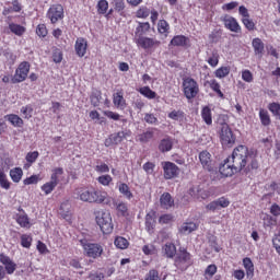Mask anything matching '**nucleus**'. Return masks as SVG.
Instances as JSON below:
<instances>
[{
    "label": "nucleus",
    "mask_w": 280,
    "mask_h": 280,
    "mask_svg": "<svg viewBox=\"0 0 280 280\" xmlns=\"http://www.w3.org/2000/svg\"><path fill=\"white\" fill-rule=\"evenodd\" d=\"M150 9H148V7H142L137 11V16L138 19H148V16H150Z\"/></svg>",
    "instance_id": "09e8293b"
},
{
    "label": "nucleus",
    "mask_w": 280,
    "mask_h": 280,
    "mask_svg": "<svg viewBox=\"0 0 280 280\" xmlns=\"http://www.w3.org/2000/svg\"><path fill=\"white\" fill-rule=\"evenodd\" d=\"M259 117L262 126H270V115L268 114V110L260 109Z\"/></svg>",
    "instance_id": "c9c22d12"
},
{
    "label": "nucleus",
    "mask_w": 280,
    "mask_h": 280,
    "mask_svg": "<svg viewBox=\"0 0 280 280\" xmlns=\"http://www.w3.org/2000/svg\"><path fill=\"white\" fill-rule=\"evenodd\" d=\"M36 34L42 38H45V36H47V26H45V24H39L36 28Z\"/></svg>",
    "instance_id": "052dcab7"
},
{
    "label": "nucleus",
    "mask_w": 280,
    "mask_h": 280,
    "mask_svg": "<svg viewBox=\"0 0 280 280\" xmlns=\"http://www.w3.org/2000/svg\"><path fill=\"white\" fill-rule=\"evenodd\" d=\"M114 244L117 248H120V250L128 248V240H126L125 237H121V236H117L115 238Z\"/></svg>",
    "instance_id": "f704fd0d"
},
{
    "label": "nucleus",
    "mask_w": 280,
    "mask_h": 280,
    "mask_svg": "<svg viewBox=\"0 0 280 280\" xmlns=\"http://www.w3.org/2000/svg\"><path fill=\"white\" fill-rule=\"evenodd\" d=\"M156 226V212L154 210H151L145 215V229L150 235L154 233V228Z\"/></svg>",
    "instance_id": "2eb2a0df"
},
{
    "label": "nucleus",
    "mask_w": 280,
    "mask_h": 280,
    "mask_svg": "<svg viewBox=\"0 0 280 280\" xmlns=\"http://www.w3.org/2000/svg\"><path fill=\"white\" fill-rule=\"evenodd\" d=\"M243 266L246 269L247 277H253L255 272V265H253V260H250V258H244Z\"/></svg>",
    "instance_id": "bb28decb"
},
{
    "label": "nucleus",
    "mask_w": 280,
    "mask_h": 280,
    "mask_svg": "<svg viewBox=\"0 0 280 280\" xmlns=\"http://www.w3.org/2000/svg\"><path fill=\"white\" fill-rule=\"evenodd\" d=\"M248 147L246 145H238L233 150L232 155L229 158V161L232 162L234 165L235 172H241L248 165V160L250 156L248 155Z\"/></svg>",
    "instance_id": "f257e3e1"
},
{
    "label": "nucleus",
    "mask_w": 280,
    "mask_h": 280,
    "mask_svg": "<svg viewBox=\"0 0 280 280\" xmlns=\"http://www.w3.org/2000/svg\"><path fill=\"white\" fill-rule=\"evenodd\" d=\"M198 229V225L194 222L183 223L179 228V233H183L184 235H189V233H194Z\"/></svg>",
    "instance_id": "4be33fe9"
},
{
    "label": "nucleus",
    "mask_w": 280,
    "mask_h": 280,
    "mask_svg": "<svg viewBox=\"0 0 280 280\" xmlns=\"http://www.w3.org/2000/svg\"><path fill=\"white\" fill-rule=\"evenodd\" d=\"M21 113L24 115L25 119H30L32 117V113H34V108L31 105H26L21 108Z\"/></svg>",
    "instance_id": "5fc2aeb1"
},
{
    "label": "nucleus",
    "mask_w": 280,
    "mask_h": 280,
    "mask_svg": "<svg viewBox=\"0 0 280 280\" xmlns=\"http://www.w3.org/2000/svg\"><path fill=\"white\" fill-rule=\"evenodd\" d=\"M242 21L246 30H248L249 32H253V30H255V22H253V20H249V18H243Z\"/></svg>",
    "instance_id": "bf43d9fd"
},
{
    "label": "nucleus",
    "mask_w": 280,
    "mask_h": 280,
    "mask_svg": "<svg viewBox=\"0 0 280 280\" xmlns=\"http://www.w3.org/2000/svg\"><path fill=\"white\" fill-rule=\"evenodd\" d=\"M97 180L101 185L108 186L113 182V177H110V175H102Z\"/></svg>",
    "instance_id": "4d7b16f0"
},
{
    "label": "nucleus",
    "mask_w": 280,
    "mask_h": 280,
    "mask_svg": "<svg viewBox=\"0 0 280 280\" xmlns=\"http://www.w3.org/2000/svg\"><path fill=\"white\" fill-rule=\"evenodd\" d=\"M199 161L205 170L211 172L213 170V160H211V153L209 151H202L199 153Z\"/></svg>",
    "instance_id": "ddd939ff"
},
{
    "label": "nucleus",
    "mask_w": 280,
    "mask_h": 280,
    "mask_svg": "<svg viewBox=\"0 0 280 280\" xmlns=\"http://www.w3.org/2000/svg\"><path fill=\"white\" fill-rule=\"evenodd\" d=\"M242 79L244 82H252L253 81V73L250 70H245L242 72Z\"/></svg>",
    "instance_id": "774afa93"
},
{
    "label": "nucleus",
    "mask_w": 280,
    "mask_h": 280,
    "mask_svg": "<svg viewBox=\"0 0 280 280\" xmlns=\"http://www.w3.org/2000/svg\"><path fill=\"white\" fill-rule=\"evenodd\" d=\"M114 104L118 107L126 106V100H124V94H121V92L114 94Z\"/></svg>",
    "instance_id": "e433bc0d"
},
{
    "label": "nucleus",
    "mask_w": 280,
    "mask_h": 280,
    "mask_svg": "<svg viewBox=\"0 0 280 280\" xmlns=\"http://www.w3.org/2000/svg\"><path fill=\"white\" fill-rule=\"evenodd\" d=\"M170 119H173L174 121H178L180 119H184L185 112L183 110H173L168 114Z\"/></svg>",
    "instance_id": "79ce46f5"
},
{
    "label": "nucleus",
    "mask_w": 280,
    "mask_h": 280,
    "mask_svg": "<svg viewBox=\"0 0 280 280\" xmlns=\"http://www.w3.org/2000/svg\"><path fill=\"white\" fill-rule=\"evenodd\" d=\"M220 174L222 176L229 177L233 176V174H237L240 171H235L234 164L232 161L229 160V158L224 161V163L219 167Z\"/></svg>",
    "instance_id": "f8f14e48"
},
{
    "label": "nucleus",
    "mask_w": 280,
    "mask_h": 280,
    "mask_svg": "<svg viewBox=\"0 0 280 280\" xmlns=\"http://www.w3.org/2000/svg\"><path fill=\"white\" fill-rule=\"evenodd\" d=\"M144 280H161V276H159L156 269H151Z\"/></svg>",
    "instance_id": "680f3d73"
},
{
    "label": "nucleus",
    "mask_w": 280,
    "mask_h": 280,
    "mask_svg": "<svg viewBox=\"0 0 280 280\" xmlns=\"http://www.w3.org/2000/svg\"><path fill=\"white\" fill-rule=\"evenodd\" d=\"M56 187H58L57 184L52 182H48L42 186V190L45 191L46 196H48V194H51V191H54Z\"/></svg>",
    "instance_id": "a18cd8bd"
},
{
    "label": "nucleus",
    "mask_w": 280,
    "mask_h": 280,
    "mask_svg": "<svg viewBox=\"0 0 280 280\" xmlns=\"http://www.w3.org/2000/svg\"><path fill=\"white\" fill-rule=\"evenodd\" d=\"M158 30L160 34H165L170 30V24H167V21L165 20H160L158 24Z\"/></svg>",
    "instance_id": "864d4df0"
},
{
    "label": "nucleus",
    "mask_w": 280,
    "mask_h": 280,
    "mask_svg": "<svg viewBox=\"0 0 280 280\" xmlns=\"http://www.w3.org/2000/svg\"><path fill=\"white\" fill-rule=\"evenodd\" d=\"M86 47L88 44L84 38H78L75 42V51L79 55L80 58H83V56L86 54Z\"/></svg>",
    "instance_id": "aec40b11"
},
{
    "label": "nucleus",
    "mask_w": 280,
    "mask_h": 280,
    "mask_svg": "<svg viewBox=\"0 0 280 280\" xmlns=\"http://www.w3.org/2000/svg\"><path fill=\"white\" fill-rule=\"evenodd\" d=\"M143 119L145 124H150L151 126H156V124H159V118H156L154 114L145 113Z\"/></svg>",
    "instance_id": "a19ab883"
},
{
    "label": "nucleus",
    "mask_w": 280,
    "mask_h": 280,
    "mask_svg": "<svg viewBox=\"0 0 280 280\" xmlns=\"http://www.w3.org/2000/svg\"><path fill=\"white\" fill-rule=\"evenodd\" d=\"M248 156L250 158L248 159L247 168L259 170V162L257 161V155L255 154V152L249 151Z\"/></svg>",
    "instance_id": "393cba45"
},
{
    "label": "nucleus",
    "mask_w": 280,
    "mask_h": 280,
    "mask_svg": "<svg viewBox=\"0 0 280 280\" xmlns=\"http://www.w3.org/2000/svg\"><path fill=\"white\" fill-rule=\"evenodd\" d=\"M114 8L116 12H122V10L126 8V4L124 3V0H114Z\"/></svg>",
    "instance_id": "0e129e2a"
},
{
    "label": "nucleus",
    "mask_w": 280,
    "mask_h": 280,
    "mask_svg": "<svg viewBox=\"0 0 280 280\" xmlns=\"http://www.w3.org/2000/svg\"><path fill=\"white\" fill-rule=\"evenodd\" d=\"M80 243L83 247L85 257H90V259H100V257L104 255V247L100 245V243H91L86 240H81Z\"/></svg>",
    "instance_id": "f03ea898"
},
{
    "label": "nucleus",
    "mask_w": 280,
    "mask_h": 280,
    "mask_svg": "<svg viewBox=\"0 0 280 280\" xmlns=\"http://www.w3.org/2000/svg\"><path fill=\"white\" fill-rule=\"evenodd\" d=\"M142 167L148 174H154V167H156V165L152 162H147Z\"/></svg>",
    "instance_id": "69168bd1"
},
{
    "label": "nucleus",
    "mask_w": 280,
    "mask_h": 280,
    "mask_svg": "<svg viewBox=\"0 0 280 280\" xmlns=\"http://www.w3.org/2000/svg\"><path fill=\"white\" fill-rule=\"evenodd\" d=\"M0 262L5 267L8 275H14V270H16V264H14L10 257L0 254Z\"/></svg>",
    "instance_id": "f3484780"
},
{
    "label": "nucleus",
    "mask_w": 280,
    "mask_h": 280,
    "mask_svg": "<svg viewBox=\"0 0 280 280\" xmlns=\"http://www.w3.org/2000/svg\"><path fill=\"white\" fill-rule=\"evenodd\" d=\"M130 137V131H118L112 133L107 139H105V147L110 148L112 145H119L124 139Z\"/></svg>",
    "instance_id": "9d476101"
},
{
    "label": "nucleus",
    "mask_w": 280,
    "mask_h": 280,
    "mask_svg": "<svg viewBox=\"0 0 280 280\" xmlns=\"http://www.w3.org/2000/svg\"><path fill=\"white\" fill-rule=\"evenodd\" d=\"M137 43L142 49H152V47H159L161 42L150 37H139Z\"/></svg>",
    "instance_id": "4468645a"
},
{
    "label": "nucleus",
    "mask_w": 280,
    "mask_h": 280,
    "mask_svg": "<svg viewBox=\"0 0 280 280\" xmlns=\"http://www.w3.org/2000/svg\"><path fill=\"white\" fill-rule=\"evenodd\" d=\"M0 186L2 189H10V182L8 180V177L5 176V173L0 170Z\"/></svg>",
    "instance_id": "49530a36"
},
{
    "label": "nucleus",
    "mask_w": 280,
    "mask_h": 280,
    "mask_svg": "<svg viewBox=\"0 0 280 280\" xmlns=\"http://www.w3.org/2000/svg\"><path fill=\"white\" fill-rule=\"evenodd\" d=\"M220 139L222 145H233V143H235V136H233V131L231 130V127H229V124L226 122L221 124Z\"/></svg>",
    "instance_id": "0eeeda50"
},
{
    "label": "nucleus",
    "mask_w": 280,
    "mask_h": 280,
    "mask_svg": "<svg viewBox=\"0 0 280 280\" xmlns=\"http://www.w3.org/2000/svg\"><path fill=\"white\" fill-rule=\"evenodd\" d=\"M118 189L122 194V196H125V198H127L128 200H130L132 198V192L130 191V187L127 186V184L121 183L118 186Z\"/></svg>",
    "instance_id": "72a5a7b5"
},
{
    "label": "nucleus",
    "mask_w": 280,
    "mask_h": 280,
    "mask_svg": "<svg viewBox=\"0 0 280 280\" xmlns=\"http://www.w3.org/2000/svg\"><path fill=\"white\" fill-rule=\"evenodd\" d=\"M215 272H218V267L215 265L208 266L205 271L206 279H211Z\"/></svg>",
    "instance_id": "3c124183"
},
{
    "label": "nucleus",
    "mask_w": 280,
    "mask_h": 280,
    "mask_svg": "<svg viewBox=\"0 0 280 280\" xmlns=\"http://www.w3.org/2000/svg\"><path fill=\"white\" fill-rule=\"evenodd\" d=\"M28 73H30V62L27 61L21 62L16 68L15 73L12 78V83L19 84L21 82H25V80H27Z\"/></svg>",
    "instance_id": "423d86ee"
},
{
    "label": "nucleus",
    "mask_w": 280,
    "mask_h": 280,
    "mask_svg": "<svg viewBox=\"0 0 280 280\" xmlns=\"http://www.w3.org/2000/svg\"><path fill=\"white\" fill-rule=\"evenodd\" d=\"M231 73V69L229 67H221L215 71L217 78H226Z\"/></svg>",
    "instance_id": "de8ad7c7"
},
{
    "label": "nucleus",
    "mask_w": 280,
    "mask_h": 280,
    "mask_svg": "<svg viewBox=\"0 0 280 280\" xmlns=\"http://www.w3.org/2000/svg\"><path fill=\"white\" fill-rule=\"evenodd\" d=\"M96 224L100 226L102 233L108 235V233H113V218L110 217V212L102 211L96 215Z\"/></svg>",
    "instance_id": "20e7f679"
},
{
    "label": "nucleus",
    "mask_w": 280,
    "mask_h": 280,
    "mask_svg": "<svg viewBox=\"0 0 280 280\" xmlns=\"http://www.w3.org/2000/svg\"><path fill=\"white\" fill-rule=\"evenodd\" d=\"M210 88L212 91H214V93H217V95H219V97L224 98V93H222V90H220V83H218V81H210Z\"/></svg>",
    "instance_id": "37998d69"
},
{
    "label": "nucleus",
    "mask_w": 280,
    "mask_h": 280,
    "mask_svg": "<svg viewBox=\"0 0 280 280\" xmlns=\"http://www.w3.org/2000/svg\"><path fill=\"white\" fill-rule=\"evenodd\" d=\"M184 94L187 100H194L198 93H200V89L198 88V82L192 78H185L183 81Z\"/></svg>",
    "instance_id": "39448f33"
},
{
    "label": "nucleus",
    "mask_w": 280,
    "mask_h": 280,
    "mask_svg": "<svg viewBox=\"0 0 280 280\" xmlns=\"http://www.w3.org/2000/svg\"><path fill=\"white\" fill-rule=\"evenodd\" d=\"M65 174V170L62 167H57L52 170V174L50 176V183H54L55 185H58V177L62 176Z\"/></svg>",
    "instance_id": "473e14b6"
},
{
    "label": "nucleus",
    "mask_w": 280,
    "mask_h": 280,
    "mask_svg": "<svg viewBox=\"0 0 280 280\" xmlns=\"http://www.w3.org/2000/svg\"><path fill=\"white\" fill-rule=\"evenodd\" d=\"M36 159H38V152L37 151L30 152V153L26 154L27 163H35Z\"/></svg>",
    "instance_id": "338daca9"
},
{
    "label": "nucleus",
    "mask_w": 280,
    "mask_h": 280,
    "mask_svg": "<svg viewBox=\"0 0 280 280\" xmlns=\"http://www.w3.org/2000/svg\"><path fill=\"white\" fill-rule=\"evenodd\" d=\"M223 23L226 30H230V32H235L236 34L242 32V27H240L237 20H235L233 16H225Z\"/></svg>",
    "instance_id": "dca6fc26"
},
{
    "label": "nucleus",
    "mask_w": 280,
    "mask_h": 280,
    "mask_svg": "<svg viewBox=\"0 0 280 280\" xmlns=\"http://www.w3.org/2000/svg\"><path fill=\"white\" fill-rule=\"evenodd\" d=\"M152 137H154V131H145L139 136V141H141V143H148Z\"/></svg>",
    "instance_id": "8fccbe9b"
},
{
    "label": "nucleus",
    "mask_w": 280,
    "mask_h": 280,
    "mask_svg": "<svg viewBox=\"0 0 280 280\" xmlns=\"http://www.w3.org/2000/svg\"><path fill=\"white\" fill-rule=\"evenodd\" d=\"M175 266L182 270L191 266V254L187 249H180L175 258Z\"/></svg>",
    "instance_id": "1a4fd4ad"
},
{
    "label": "nucleus",
    "mask_w": 280,
    "mask_h": 280,
    "mask_svg": "<svg viewBox=\"0 0 280 280\" xmlns=\"http://www.w3.org/2000/svg\"><path fill=\"white\" fill-rule=\"evenodd\" d=\"M21 245L23 246V248H30V246H32V236L23 234L21 236Z\"/></svg>",
    "instance_id": "603ef678"
},
{
    "label": "nucleus",
    "mask_w": 280,
    "mask_h": 280,
    "mask_svg": "<svg viewBox=\"0 0 280 280\" xmlns=\"http://www.w3.org/2000/svg\"><path fill=\"white\" fill-rule=\"evenodd\" d=\"M10 176L13 183H21V178H23V170L21 167H15L10 171Z\"/></svg>",
    "instance_id": "a878e982"
},
{
    "label": "nucleus",
    "mask_w": 280,
    "mask_h": 280,
    "mask_svg": "<svg viewBox=\"0 0 280 280\" xmlns=\"http://www.w3.org/2000/svg\"><path fill=\"white\" fill-rule=\"evenodd\" d=\"M201 117L208 126H211V124H213V119L211 118V108H209L208 106L202 108Z\"/></svg>",
    "instance_id": "2f4dec72"
},
{
    "label": "nucleus",
    "mask_w": 280,
    "mask_h": 280,
    "mask_svg": "<svg viewBox=\"0 0 280 280\" xmlns=\"http://www.w3.org/2000/svg\"><path fill=\"white\" fill-rule=\"evenodd\" d=\"M59 213L67 222L71 221V202H69V200L61 203Z\"/></svg>",
    "instance_id": "a211bd4d"
},
{
    "label": "nucleus",
    "mask_w": 280,
    "mask_h": 280,
    "mask_svg": "<svg viewBox=\"0 0 280 280\" xmlns=\"http://www.w3.org/2000/svg\"><path fill=\"white\" fill-rule=\"evenodd\" d=\"M9 30L12 34H15V36H23V34H25V27L19 24H9Z\"/></svg>",
    "instance_id": "c85d7f7f"
},
{
    "label": "nucleus",
    "mask_w": 280,
    "mask_h": 280,
    "mask_svg": "<svg viewBox=\"0 0 280 280\" xmlns=\"http://www.w3.org/2000/svg\"><path fill=\"white\" fill-rule=\"evenodd\" d=\"M162 250H163L164 255H166V257H170V258H172V257H174V255H176V246L172 243L165 244L163 246Z\"/></svg>",
    "instance_id": "7c9ffc66"
},
{
    "label": "nucleus",
    "mask_w": 280,
    "mask_h": 280,
    "mask_svg": "<svg viewBox=\"0 0 280 280\" xmlns=\"http://www.w3.org/2000/svg\"><path fill=\"white\" fill-rule=\"evenodd\" d=\"M187 37L184 35H177L171 40V45H174V47H185L187 45Z\"/></svg>",
    "instance_id": "cd10ccee"
},
{
    "label": "nucleus",
    "mask_w": 280,
    "mask_h": 280,
    "mask_svg": "<svg viewBox=\"0 0 280 280\" xmlns=\"http://www.w3.org/2000/svg\"><path fill=\"white\" fill-rule=\"evenodd\" d=\"M108 11V1L106 0H101L97 3V12L98 14H106Z\"/></svg>",
    "instance_id": "c03bdc74"
},
{
    "label": "nucleus",
    "mask_w": 280,
    "mask_h": 280,
    "mask_svg": "<svg viewBox=\"0 0 280 280\" xmlns=\"http://www.w3.org/2000/svg\"><path fill=\"white\" fill-rule=\"evenodd\" d=\"M140 93L149 100H154V97H156V92L152 91L149 86L141 88Z\"/></svg>",
    "instance_id": "58836bf2"
},
{
    "label": "nucleus",
    "mask_w": 280,
    "mask_h": 280,
    "mask_svg": "<svg viewBox=\"0 0 280 280\" xmlns=\"http://www.w3.org/2000/svg\"><path fill=\"white\" fill-rule=\"evenodd\" d=\"M79 198L82 202H97L102 203L106 200V192L100 190H88L83 189L79 191Z\"/></svg>",
    "instance_id": "7ed1b4c3"
},
{
    "label": "nucleus",
    "mask_w": 280,
    "mask_h": 280,
    "mask_svg": "<svg viewBox=\"0 0 280 280\" xmlns=\"http://www.w3.org/2000/svg\"><path fill=\"white\" fill-rule=\"evenodd\" d=\"M162 167L164 170L165 180H172V178H176V176L180 174V170L176 166L175 163L162 162Z\"/></svg>",
    "instance_id": "9b49d317"
},
{
    "label": "nucleus",
    "mask_w": 280,
    "mask_h": 280,
    "mask_svg": "<svg viewBox=\"0 0 280 280\" xmlns=\"http://www.w3.org/2000/svg\"><path fill=\"white\" fill-rule=\"evenodd\" d=\"M5 119H8L12 126H15V128L23 126V118L19 117V115L9 114L5 116Z\"/></svg>",
    "instance_id": "b1692460"
},
{
    "label": "nucleus",
    "mask_w": 280,
    "mask_h": 280,
    "mask_svg": "<svg viewBox=\"0 0 280 280\" xmlns=\"http://www.w3.org/2000/svg\"><path fill=\"white\" fill-rule=\"evenodd\" d=\"M16 222L18 224H20V226H23V228L30 225V219L27 218L26 214L18 217Z\"/></svg>",
    "instance_id": "13d9d810"
},
{
    "label": "nucleus",
    "mask_w": 280,
    "mask_h": 280,
    "mask_svg": "<svg viewBox=\"0 0 280 280\" xmlns=\"http://www.w3.org/2000/svg\"><path fill=\"white\" fill-rule=\"evenodd\" d=\"M91 104L94 106H100L102 102V92L100 90H94L90 96Z\"/></svg>",
    "instance_id": "c756f323"
},
{
    "label": "nucleus",
    "mask_w": 280,
    "mask_h": 280,
    "mask_svg": "<svg viewBox=\"0 0 280 280\" xmlns=\"http://www.w3.org/2000/svg\"><path fill=\"white\" fill-rule=\"evenodd\" d=\"M150 30V23L144 22V23H139V26L136 28V35L138 36H143L145 32Z\"/></svg>",
    "instance_id": "4c0bfd02"
},
{
    "label": "nucleus",
    "mask_w": 280,
    "mask_h": 280,
    "mask_svg": "<svg viewBox=\"0 0 280 280\" xmlns=\"http://www.w3.org/2000/svg\"><path fill=\"white\" fill-rule=\"evenodd\" d=\"M269 110L276 117V119L280 120V104L279 103H271L269 104Z\"/></svg>",
    "instance_id": "ea45409f"
},
{
    "label": "nucleus",
    "mask_w": 280,
    "mask_h": 280,
    "mask_svg": "<svg viewBox=\"0 0 280 280\" xmlns=\"http://www.w3.org/2000/svg\"><path fill=\"white\" fill-rule=\"evenodd\" d=\"M160 205L162 209H171V207H174L172 195H170V192H164L160 198Z\"/></svg>",
    "instance_id": "6ab92c4d"
},
{
    "label": "nucleus",
    "mask_w": 280,
    "mask_h": 280,
    "mask_svg": "<svg viewBox=\"0 0 280 280\" xmlns=\"http://www.w3.org/2000/svg\"><path fill=\"white\" fill-rule=\"evenodd\" d=\"M38 180H40V176L39 175H32L28 178H25L23 180L24 185H36L38 183Z\"/></svg>",
    "instance_id": "6e6d98bb"
},
{
    "label": "nucleus",
    "mask_w": 280,
    "mask_h": 280,
    "mask_svg": "<svg viewBox=\"0 0 280 280\" xmlns=\"http://www.w3.org/2000/svg\"><path fill=\"white\" fill-rule=\"evenodd\" d=\"M267 191H269L268 196H272L277 189H279V185L277 183L267 184L266 186Z\"/></svg>",
    "instance_id": "e2e57ef3"
},
{
    "label": "nucleus",
    "mask_w": 280,
    "mask_h": 280,
    "mask_svg": "<svg viewBox=\"0 0 280 280\" xmlns=\"http://www.w3.org/2000/svg\"><path fill=\"white\" fill-rule=\"evenodd\" d=\"M252 45L254 47L255 55L261 58V56H264V42L259 38H254Z\"/></svg>",
    "instance_id": "5701e85b"
},
{
    "label": "nucleus",
    "mask_w": 280,
    "mask_h": 280,
    "mask_svg": "<svg viewBox=\"0 0 280 280\" xmlns=\"http://www.w3.org/2000/svg\"><path fill=\"white\" fill-rule=\"evenodd\" d=\"M172 148H174V142L172 141L171 138H164L160 141V144H159L160 152H163V153L170 152Z\"/></svg>",
    "instance_id": "412c9836"
},
{
    "label": "nucleus",
    "mask_w": 280,
    "mask_h": 280,
    "mask_svg": "<svg viewBox=\"0 0 280 280\" xmlns=\"http://www.w3.org/2000/svg\"><path fill=\"white\" fill-rule=\"evenodd\" d=\"M47 16L51 23H58V21L65 19V8L61 4H52L47 12Z\"/></svg>",
    "instance_id": "6e6552de"
}]
</instances>
